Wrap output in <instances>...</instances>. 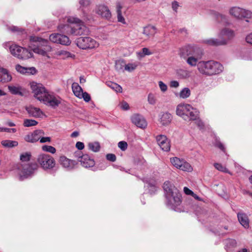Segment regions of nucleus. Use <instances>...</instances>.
Instances as JSON below:
<instances>
[{"instance_id":"obj_1","label":"nucleus","mask_w":252,"mask_h":252,"mask_svg":"<svg viewBox=\"0 0 252 252\" xmlns=\"http://www.w3.org/2000/svg\"><path fill=\"white\" fill-rule=\"evenodd\" d=\"M163 188L165 192L167 206L175 211L181 212V194L178 189L169 181L164 182Z\"/></svg>"},{"instance_id":"obj_2","label":"nucleus","mask_w":252,"mask_h":252,"mask_svg":"<svg viewBox=\"0 0 252 252\" xmlns=\"http://www.w3.org/2000/svg\"><path fill=\"white\" fill-rule=\"evenodd\" d=\"M223 69L222 65L213 60L202 61L198 63V70L202 75L210 76L220 73Z\"/></svg>"},{"instance_id":"obj_3","label":"nucleus","mask_w":252,"mask_h":252,"mask_svg":"<svg viewBox=\"0 0 252 252\" xmlns=\"http://www.w3.org/2000/svg\"><path fill=\"white\" fill-rule=\"evenodd\" d=\"M176 114L185 121H194L199 115V111L191 105L187 103H180L177 106Z\"/></svg>"},{"instance_id":"obj_4","label":"nucleus","mask_w":252,"mask_h":252,"mask_svg":"<svg viewBox=\"0 0 252 252\" xmlns=\"http://www.w3.org/2000/svg\"><path fill=\"white\" fill-rule=\"evenodd\" d=\"M31 47L32 51L37 54L42 56H46L47 53L52 50L47 40L39 37L32 36L30 37Z\"/></svg>"},{"instance_id":"obj_5","label":"nucleus","mask_w":252,"mask_h":252,"mask_svg":"<svg viewBox=\"0 0 252 252\" xmlns=\"http://www.w3.org/2000/svg\"><path fill=\"white\" fill-rule=\"evenodd\" d=\"M16 169L20 180L32 177L37 171L38 166L35 163L19 164Z\"/></svg>"},{"instance_id":"obj_6","label":"nucleus","mask_w":252,"mask_h":252,"mask_svg":"<svg viewBox=\"0 0 252 252\" xmlns=\"http://www.w3.org/2000/svg\"><path fill=\"white\" fill-rule=\"evenodd\" d=\"M67 21L68 23L74 24L73 35L85 34L89 32V29L76 17H69L67 19Z\"/></svg>"},{"instance_id":"obj_7","label":"nucleus","mask_w":252,"mask_h":252,"mask_svg":"<svg viewBox=\"0 0 252 252\" xmlns=\"http://www.w3.org/2000/svg\"><path fill=\"white\" fill-rule=\"evenodd\" d=\"M77 46L83 50L92 49L97 48L99 44L97 42L89 36H81L75 41Z\"/></svg>"},{"instance_id":"obj_8","label":"nucleus","mask_w":252,"mask_h":252,"mask_svg":"<svg viewBox=\"0 0 252 252\" xmlns=\"http://www.w3.org/2000/svg\"><path fill=\"white\" fill-rule=\"evenodd\" d=\"M9 50L12 55L20 59L26 60L32 56V52L16 44L10 45Z\"/></svg>"},{"instance_id":"obj_9","label":"nucleus","mask_w":252,"mask_h":252,"mask_svg":"<svg viewBox=\"0 0 252 252\" xmlns=\"http://www.w3.org/2000/svg\"><path fill=\"white\" fill-rule=\"evenodd\" d=\"M37 162L44 170L51 169L56 164L54 158L50 155L40 154L37 158Z\"/></svg>"},{"instance_id":"obj_10","label":"nucleus","mask_w":252,"mask_h":252,"mask_svg":"<svg viewBox=\"0 0 252 252\" xmlns=\"http://www.w3.org/2000/svg\"><path fill=\"white\" fill-rule=\"evenodd\" d=\"M231 15L237 19H246V21L249 22L248 19L252 18V12L250 10H247L239 7H233L229 10Z\"/></svg>"},{"instance_id":"obj_11","label":"nucleus","mask_w":252,"mask_h":252,"mask_svg":"<svg viewBox=\"0 0 252 252\" xmlns=\"http://www.w3.org/2000/svg\"><path fill=\"white\" fill-rule=\"evenodd\" d=\"M31 87L34 94V96L40 101H43L44 98L49 93L41 84L32 83L31 84Z\"/></svg>"},{"instance_id":"obj_12","label":"nucleus","mask_w":252,"mask_h":252,"mask_svg":"<svg viewBox=\"0 0 252 252\" xmlns=\"http://www.w3.org/2000/svg\"><path fill=\"white\" fill-rule=\"evenodd\" d=\"M170 162L174 167L180 170L187 172L192 170V167L190 164L184 159L174 157L170 158Z\"/></svg>"},{"instance_id":"obj_13","label":"nucleus","mask_w":252,"mask_h":252,"mask_svg":"<svg viewBox=\"0 0 252 252\" xmlns=\"http://www.w3.org/2000/svg\"><path fill=\"white\" fill-rule=\"evenodd\" d=\"M202 51V50L196 46L187 45L180 49L179 55L181 57L185 59Z\"/></svg>"},{"instance_id":"obj_14","label":"nucleus","mask_w":252,"mask_h":252,"mask_svg":"<svg viewBox=\"0 0 252 252\" xmlns=\"http://www.w3.org/2000/svg\"><path fill=\"white\" fill-rule=\"evenodd\" d=\"M61 97L49 93L42 102L48 106L56 108L61 104Z\"/></svg>"},{"instance_id":"obj_15","label":"nucleus","mask_w":252,"mask_h":252,"mask_svg":"<svg viewBox=\"0 0 252 252\" xmlns=\"http://www.w3.org/2000/svg\"><path fill=\"white\" fill-rule=\"evenodd\" d=\"M130 120L133 124L137 127L144 129L148 126V123L145 117L139 114H134L130 117Z\"/></svg>"},{"instance_id":"obj_16","label":"nucleus","mask_w":252,"mask_h":252,"mask_svg":"<svg viewBox=\"0 0 252 252\" xmlns=\"http://www.w3.org/2000/svg\"><path fill=\"white\" fill-rule=\"evenodd\" d=\"M158 145L162 150L168 152L170 150V144L169 139L164 135H158L156 137Z\"/></svg>"},{"instance_id":"obj_17","label":"nucleus","mask_w":252,"mask_h":252,"mask_svg":"<svg viewBox=\"0 0 252 252\" xmlns=\"http://www.w3.org/2000/svg\"><path fill=\"white\" fill-rule=\"evenodd\" d=\"M95 12L102 18L110 20L111 18V13L109 8L105 5H99L95 8Z\"/></svg>"},{"instance_id":"obj_18","label":"nucleus","mask_w":252,"mask_h":252,"mask_svg":"<svg viewBox=\"0 0 252 252\" xmlns=\"http://www.w3.org/2000/svg\"><path fill=\"white\" fill-rule=\"evenodd\" d=\"M218 36L221 38V39L226 40L227 44L228 41L231 40L235 36V33L232 30L225 28L220 31L218 34Z\"/></svg>"},{"instance_id":"obj_19","label":"nucleus","mask_w":252,"mask_h":252,"mask_svg":"<svg viewBox=\"0 0 252 252\" xmlns=\"http://www.w3.org/2000/svg\"><path fill=\"white\" fill-rule=\"evenodd\" d=\"M78 160L82 166L87 168L93 167L95 164L94 160L87 154L79 156Z\"/></svg>"},{"instance_id":"obj_20","label":"nucleus","mask_w":252,"mask_h":252,"mask_svg":"<svg viewBox=\"0 0 252 252\" xmlns=\"http://www.w3.org/2000/svg\"><path fill=\"white\" fill-rule=\"evenodd\" d=\"M44 133L41 130H36L32 133L26 135L24 137V140L28 142L34 143L37 142L40 138V136Z\"/></svg>"},{"instance_id":"obj_21","label":"nucleus","mask_w":252,"mask_h":252,"mask_svg":"<svg viewBox=\"0 0 252 252\" xmlns=\"http://www.w3.org/2000/svg\"><path fill=\"white\" fill-rule=\"evenodd\" d=\"M59 161L62 166L68 170L74 169L77 164L75 160L69 159L64 156H61Z\"/></svg>"},{"instance_id":"obj_22","label":"nucleus","mask_w":252,"mask_h":252,"mask_svg":"<svg viewBox=\"0 0 252 252\" xmlns=\"http://www.w3.org/2000/svg\"><path fill=\"white\" fill-rule=\"evenodd\" d=\"M203 51L189 57L185 59L186 60L187 63L190 66L194 67L197 66L198 67V61L201 59Z\"/></svg>"},{"instance_id":"obj_23","label":"nucleus","mask_w":252,"mask_h":252,"mask_svg":"<svg viewBox=\"0 0 252 252\" xmlns=\"http://www.w3.org/2000/svg\"><path fill=\"white\" fill-rule=\"evenodd\" d=\"M58 29L63 33L73 34L74 24L69 23L65 24H60L58 27Z\"/></svg>"},{"instance_id":"obj_24","label":"nucleus","mask_w":252,"mask_h":252,"mask_svg":"<svg viewBox=\"0 0 252 252\" xmlns=\"http://www.w3.org/2000/svg\"><path fill=\"white\" fill-rule=\"evenodd\" d=\"M172 117L168 112H161L159 115V121L163 126L169 125L172 121Z\"/></svg>"},{"instance_id":"obj_25","label":"nucleus","mask_w":252,"mask_h":252,"mask_svg":"<svg viewBox=\"0 0 252 252\" xmlns=\"http://www.w3.org/2000/svg\"><path fill=\"white\" fill-rule=\"evenodd\" d=\"M30 116L34 118H42L44 114L42 110L37 107L30 106L26 109Z\"/></svg>"},{"instance_id":"obj_26","label":"nucleus","mask_w":252,"mask_h":252,"mask_svg":"<svg viewBox=\"0 0 252 252\" xmlns=\"http://www.w3.org/2000/svg\"><path fill=\"white\" fill-rule=\"evenodd\" d=\"M204 42L209 45L218 46L226 45V41L225 40L219 38H210L204 40Z\"/></svg>"},{"instance_id":"obj_27","label":"nucleus","mask_w":252,"mask_h":252,"mask_svg":"<svg viewBox=\"0 0 252 252\" xmlns=\"http://www.w3.org/2000/svg\"><path fill=\"white\" fill-rule=\"evenodd\" d=\"M237 217L240 224L245 228L249 227V220L247 215L244 213H238Z\"/></svg>"},{"instance_id":"obj_28","label":"nucleus","mask_w":252,"mask_h":252,"mask_svg":"<svg viewBox=\"0 0 252 252\" xmlns=\"http://www.w3.org/2000/svg\"><path fill=\"white\" fill-rule=\"evenodd\" d=\"M156 32V28L151 25H148L144 27L142 32V33L148 38L154 36Z\"/></svg>"},{"instance_id":"obj_29","label":"nucleus","mask_w":252,"mask_h":252,"mask_svg":"<svg viewBox=\"0 0 252 252\" xmlns=\"http://www.w3.org/2000/svg\"><path fill=\"white\" fill-rule=\"evenodd\" d=\"M143 182L147 184V187L148 188L149 193L151 194H154L157 191V187H156V181L154 179H149L144 178Z\"/></svg>"},{"instance_id":"obj_30","label":"nucleus","mask_w":252,"mask_h":252,"mask_svg":"<svg viewBox=\"0 0 252 252\" xmlns=\"http://www.w3.org/2000/svg\"><path fill=\"white\" fill-rule=\"evenodd\" d=\"M224 244L226 251L231 252V249L236 247L237 242L234 239H228L224 241Z\"/></svg>"},{"instance_id":"obj_31","label":"nucleus","mask_w":252,"mask_h":252,"mask_svg":"<svg viewBox=\"0 0 252 252\" xmlns=\"http://www.w3.org/2000/svg\"><path fill=\"white\" fill-rule=\"evenodd\" d=\"M1 144L5 148H12L17 146L18 142L15 140H4L1 141Z\"/></svg>"},{"instance_id":"obj_32","label":"nucleus","mask_w":252,"mask_h":252,"mask_svg":"<svg viewBox=\"0 0 252 252\" xmlns=\"http://www.w3.org/2000/svg\"><path fill=\"white\" fill-rule=\"evenodd\" d=\"M8 88L9 92L12 94L19 95L21 96L23 95V93L22 92V89L21 87L15 86H8Z\"/></svg>"},{"instance_id":"obj_33","label":"nucleus","mask_w":252,"mask_h":252,"mask_svg":"<svg viewBox=\"0 0 252 252\" xmlns=\"http://www.w3.org/2000/svg\"><path fill=\"white\" fill-rule=\"evenodd\" d=\"M58 43L63 45H69L71 43V41L69 37L63 34H60V36L58 38Z\"/></svg>"},{"instance_id":"obj_34","label":"nucleus","mask_w":252,"mask_h":252,"mask_svg":"<svg viewBox=\"0 0 252 252\" xmlns=\"http://www.w3.org/2000/svg\"><path fill=\"white\" fill-rule=\"evenodd\" d=\"M72 91L77 97H79L81 96V94L83 93V90L82 88L77 83H73L72 84Z\"/></svg>"},{"instance_id":"obj_35","label":"nucleus","mask_w":252,"mask_h":252,"mask_svg":"<svg viewBox=\"0 0 252 252\" xmlns=\"http://www.w3.org/2000/svg\"><path fill=\"white\" fill-rule=\"evenodd\" d=\"M122 8V6L121 5V3L119 1L117 2L116 3V9H117V17L118 21L120 22H121L123 24L125 23V18L122 16L121 9Z\"/></svg>"},{"instance_id":"obj_36","label":"nucleus","mask_w":252,"mask_h":252,"mask_svg":"<svg viewBox=\"0 0 252 252\" xmlns=\"http://www.w3.org/2000/svg\"><path fill=\"white\" fill-rule=\"evenodd\" d=\"M116 68L120 72H124L126 70V63L123 60H119L116 62Z\"/></svg>"},{"instance_id":"obj_37","label":"nucleus","mask_w":252,"mask_h":252,"mask_svg":"<svg viewBox=\"0 0 252 252\" xmlns=\"http://www.w3.org/2000/svg\"><path fill=\"white\" fill-rule=\"evenodd\" d=\"M177 74L178 77L182 79L187 78L189 77V72L185 69H179L177 70Z\"/></svg>"},{"instance_id":"obj_38","label":"nucleus","mask_w":252,"mask_h":252,"mask_svg":"<svg viewBox=\"0 0 252 252\" xmlns=\"http://www.w3.org/2000/svg\"><path fill=\"white\" fill-rule=\"evenodd\" d=\"M215 14L216 18L219 22L224 24L228 23V19L225 15L217 12H216Z\"/></svg>"},{"instance_id":"obj_39","label":"nucleus","mask_w":252,"mask_h":252,"mask_svg":"<svg viewBox=\"0 0 252 252\" xmlns=\"http://www.w3.org/2000/svg\"><path fill=\"white\" fill-rule=\"evenodd\" d=\"M89 150L94 152H97L99 151L100 146L99 143L97 142H90L88 144Z\"/></svg>"},{"instance_id":"obj_40","label":"nucleus","mask_w":252,"mask_h":252,"mask_svg":"<svg viewBox=\"0 0 252 252\" xmlns=\"http://www.w3.org/2000/svg\"><path fill=\"white\" fill-rule=\"evenodd\" d=\"M190 90L189 88H183L180 92L179 96L182 98H187L190 95Z\"/></svg>"},{"instance_id":"obj_41","label":"nucleus","mask_w":252,"mask_h":252,"mask_svg":"<svg viewBox=\"0 0 252 252\" xmlns=\"http://www.w3.org/2000/svg\"><path fill=\"white\" fill-rule=\"evenodd\" d=\"M152 54L153 52L150 51L148 48L146 47L142 48L141 51L137 53V55L139 58H143L145 56L151 55Z\"/></svg>"},{"instance_id":"obj_42","label":"nucleus","mask_w":252,"mask_h":252,"mask_svg":"<svg viewBox=\"0 0 252 252\" xmlns=\"http://www.w3.org/2000/svg\"><path fill=\"white\" fill-rule=\"evenodd\" d=\"M139 64L140 63L137 61L132 63H127V71L129 72L133 71L136 68Z\"/></svg>"},{"instance_id":"obj_43","label":"nucleus","mask_w":252,"mask_h":252,"mask_svg":"<svg viewBox=\"0 0 252 252\" xmlns=\"http://www.w3.org/2000/svg\"><path fill=\"white\" fill-rule=\"evenodd\" d=\"M38 124V122L32 119H25L24 121L23 122V126L25 127H30L32 126H35L37 125Z\"/></svg>"},{"instance_id":"obj_44","label":"nucleus","mask_w":252,"mask_h":252,"mask_svg":"<svg viewBox=\"0 0 252 252\" xmlns=\"http://www.w3.org/2000/svg\"><path fill=\"white\" fill-rule=\"evenodd\" d=\"M16 69L18 72H19L21 73H22V74L28 73L29 72L28 71L32 70V69L35 70V68L34 67L26 68V67H23L19 64L17 65L16 66Z\"/></svg>"},{"instance_id":"obj_45","label":"nucleus","mask_w":252,"mask_h":252,"mask_svg":"<svg viewBox=\"0 0 252 252\" xmlns=\"http://www.w3.org/2000/svg\"><path fill=\"white\" fill-rule=\"evenodd\" d=\"M42 150L43 151L49 152L51 154H55L56 152V149L52 146L49 145H43L42 146Z\"/></svg>"},{"instance_id":"obj_46","label":"nucleus","mask_w":252,"mask_h":252,"mask_svg":"<svg viewBox=\"0 0 252 252\" xmlns=\"http://www.w3.org/2000/svg\"><path fill=\"white\" fill-rule=\"evenodd\" d=\"M3 75L2 77V82H9L11 80L12 77L8 73L7 70L5 69H4V70H3Z\"/></svg>"},{"instance_id":"obj_47","label":"nucleus","mask_w":252,"mask_h":252,"mask_svg":"<svg viewBox=\"0 0 252 252\" xmlns=\"http://www.w3.org/2000/svg\"><path fill=\"white\" fill-rule=\"evenodd\" d=\"M31 157V154L30 152L22 153L20 155V160L22 161H28L30 160Z\"/></svg>"},{"instance_id":"obj_48","label":"nucleus","mask_w":252,"mask_h":252,"mask_svg":"<svg viewBox=\"0 0 252 252\" xmlns=\"http://www.w3.org/2000/svg\"><path fill=\"white\" fill-rule=\"evenodd\" d=\"M214 166L219 171L225 173H227L228 172V169L225 166L222 165L221 164L215 163L214 164Z\"/></svg>"},{"instance_id":"obj_49","label":"nucleus","mask_w":252,"mask_h":252,"mask_svg":"<svg viewBox=\"0 0 252 252\" xmlns=\"http://www.w3.org/2000/svg\"><path fill=\"white\" fill-rule=\"evenodd\" d=\"M60 33H52L49 36V40L53 43H57L58 39V38L60 36Z\"/></svg>"},{"instance_id":"obj_50","label":"nucleus","mask_w":252,"mask_h":252,"mask_svg":"<svg viewBox=\"0 0 252 252\" xmlns=\"http://www.w3.org/2000/svg\"><path fill=\"white\" fill-rule=\"evenodd\" d=\"M156 98L155 95L152 93L148 94V102L152 105H154L156 103Z\"/></svg>"},{"instance_id":"obj_51","label":"nucleus","mask_w":252,"mask_h":252,"mask_svg":"<svg viewBox=\"0 0 252 252\" xmlns=\"http://www.w3.org/2000/svg\"><path fill=\"white\" fill-rule=\"evenodd\" d=\"M0 131L7 133H15L17 129L15 128L0 127Z\"/></svg>"},{"instance_id":"obj_52","label":"nucleus","mask_w":252,"mask_h":252,"mask_svg":"<svg viewBox=\"0 0 252 252\" xmlns=\"http://www.w3.org/2000/svg\"><path fill=\"white\" fill-rule=\"evenodd\" d=\"M79 98H83L86 102H89L91 100V96L90 94L87 92H83L81 94Z\"/></svg>"},{"instance_id":"obj_53","label":"nucleus","mask_w":252,"mask_h":252,"mask_svg":"<svg viewBox=\"0 0 252 252\" xmlns=\"http://www.w3.org/2000/svg\"><path fill=\"white\" fill-rule=\"evenodd\" d=\"M158 83L160 91L163 93L165 92L167 90V86L161 81H159Z\"/></svg>"},{"instance_id":"obj_54","label":"nucleus","mask_w":252,"mask_h":252,"mask_svg":"<svg viewBox=\"0 0 252 252\" xmlns=\"http://www.w3.org/2000/svg\"><path fill=\"white\" fill-rule=\"evenodd\" d=\"M195 121L196 125L199 128V129H203L204 127V124L202 121L199 119V117Z\"/></svg>"},{"instance_id":"obj_55","label":"nucleus","mask_w":252,"mask_h":252,"mask_svg":"<svg viewBox=\"0 0 252 252\" xmlns=\"http://www.w3.org/2000/svg\"><path fill=\"white\" fill-rule=\"evenodd\" d=\"M106 159L110 161L114 162L116 159V156L113 154H108L106 156Z\"/></svg>"},{"instance_id":"obj_56","label":"nucleus","mask_w":252,"mask_h":252,"mask_svg":"<svg viewBox=\"0 0 252 252\" xmlns=\"http://www.w3.org/2000/svg\"><path fill=\"white\" fill-rule=\"evenodd\" d=\"M245 40L247 43L252 45V32L247 35Z\"/></svg>"},{"instance_id":"obj_57","label":"nucleus","mask_w":252,"mask_h":252,"mask_svg":"<svg viewBox=\"0 0 252 252\" xmlns=\"http://www.w3.org/2000/svg\"><path fill=\"white\" fill-rule=\"evenodd\" d=\"M118 147L123 151L126 150V142L124 141H120L118 143Z\"/></svg>"},{"instance_id":"obj_58","label":"nucleus","mask_w":252,"mask_h":252,"mask_svg":"<svg viewBox=\"0 0 252 252\" xmlns=\"http://www.w3.org/2000/svg\"><path fill=\"white\" fill-rule=\"evenodd\" d=\"M90 3V0H80L79 1V3L82 7H85L89 5Z\"/></svg>"},{"instance_id":"obj_59","label":"nucleus","mask_w":252,"mask_h":252,"mask_svg":"<svg viewBox=\"0 0 252 252\" xmlns=\"http://www.w3.org/2000/svg\"><path fill=\"white\" fill-rule=\"evenodd\" d=\"M179 86V83L177 81H171L170 83V87L177 88Z\"/></svg>"},{"instance_id":"obj_60","label":"nucleus","mask_w":252,"mask_h":252,"mask_svg":"<svg viewBox=\"0 0 252 252\" xmlns=\"http://www.w3.org/2000/svg\"><path fill=\"white\" fill-rule=\"evenodd\" d=\"M40 142L43 143L45 142H50L51 141V138L50 137H40Z\"/></svg>"},{"instance_id":"obj_61","label":"nucleus","mask_w":252,"mask_h":252,"mask_svg":"<svg viewBox=\"0 0 252 252\" xmlns=\"http://www.w3.org/2000/svg\"><path fill=\"white\" fill-rule=\"evenodd\" d=\"M76 147L79 150H81L84 148V144L83 142H77L76 144Z\"/></svg>"},{"instance_id":"obj_62","label":"nucleus","mask_w":252,"mask_h":252,"mask_svg":"<svg viewBox=\"0 0 252 252\" xmlns=\"http://www.w3.org/2000/svg\"><path fill=\"white\" fill-rule=\"evenodd\" d=\"M5 125L9 127H13V126H16L15 124L10 120H7L5 122Z\"/></svg>"},{"instance_id":"obj_63","label":"nucleus","mask_w":252,"mask_h":252,"mask_svg":"<svg viewBox=\"0 0 252 252\" xmlns=\"http://www.w3.org/2000/svg\"><path fill=\"white\" fill-rule=\"evenodd\" d=\"M179 7L178 2L176 1H174L172 3V7L174 11H177V10Z\"/></svg>"},{"instance_id":"obj_64","label":"nucleus","mask_w":252,"mask_h":252,"mask_svg":"<svg viewBox=\"0 0 252 252\" xmlns=\"http://www.w3.org/2000/svg\"><path fill=\"white\" fill-rule=\"evenodd\" d=\"M184 192L187 195H192V194H193V192L189 189H188L187 187H184Z\"/></svg>"}]
</instances>
